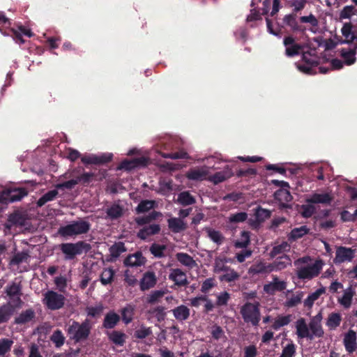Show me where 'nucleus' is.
Listing matches in <instances>:
<instances>
[{
    "label": "nucleus",
    "instance_id": "17",
    "mask_svg": "<svg viewBox=\"0 0 357 357\" xmlns=\"http://www.w3.org/2000/svg\"><path fill=\"white\" fill-rule=\"evenodd\" d=\"M157 283V278L153 271H146L143 274V276L139 282L140 289L142 291L149 290L155 287Z\"/></svg>",
    "mask_w": 357,
    "mask_h": 357
},
{
    "label": "nucleus",
    "instance_id": "25",
    "mask_svg": "<svg viewBox=\"0 0 357 357\" xmlns=\"http://www.w3.org/2000/svg\"><path fill=\"white\" fill-rule=\"evenodd\" d=\"M156 206L157 204L155 200L143 199L135 208V212L138 215L148 213L151 210L154 209Z\"/></svg>",
    "mask_w": 357,
    "mask_h": 357
},
{
    "label": "nucleus",
    "instance_id": "61",
    "mask_svg": "<svg viewBox=\"0 0 357 357\" xmlns=\"http://www.w3.org/2000/svg\"><path fill=\"white\" fill-rule=\"evenodd\" d=\"M151 328L150 327H146L144 325H142L139 329L135 331L134 336L137 339H144L146 337L151 335Z\"/></svg>",
    "mask_w": 357,
    "mask_h": 357
},
{
    "label": "nucleus",
    "instance_id": "62",
    "mask_svg": "<svg viewBox=\"0 0 357 357\" xmlns=\"http://www.w3.org/2000/svg\"><path fill=\"white\" fill-rule=\"evenodd\" d=\"M319 226L321 229L328 231L336 226V222L334 219L326 218L319 220Z\"/></svg>",
    "mask_w": 357,
    "mask_h": 357
},
{
    "label": "nucleus",
    "instance_id": "48",
    "mask_svg": "<svg viewBox=\"0 0 357 357\" xmlns=\"http://www.w3.org/2000/svg\"><path fill=\"white\" fill-rule=\"evenodd\" d=\"M228 261H229V260L227 257H216L214 263L215 272L219 273L221 271L226 272L230 271V267L225 265Z\"/></svg>",
    "mask_w": 357,
    "mask_h": 357
},
{
    "label": "nucleus",
    "instance_id": "46",
    "mask_svg": "<svg viewBox=\"0 0 357 357\" xmlns=\"http://www.w3.org/2000/svg\"><path fill=\"white\" fill-rule=\"evenodd\" d=\"M112 153H102L100 155H91V164L104 165L112 161Z\"/></svg>",
    "mask_w": 357,
    "mask_h": 357
},
{
    "label": "nucleus",
    "instance_id": "12",
    "mask_svg": "<svg viewBox=\"0 0 357 357\" xmlns=\"http://www.w3.org/2000/svg\"><path fill=\"white\" fill-rule=\"evenodd\" d=\"M149 159L142 156L131 160L125 159L118 166V169L130 171L138 167H144L148 164Z\"/></svg>",
    "mask_w": 357,
    "mask_h": 357
},
{
    "label": "nucleus",
    "instance_id": "31",
    "mask_svg": "<svg viewBox=\"0 0 357 357\" xmlns=\"http://www.w3.org/2000/svg\"><path fill=\"white\" fill-rule=\"evenodd\" d=\"M172 311L174 317L178 321H185L190 317V309L184 305H181Z\"/></svg>",
    "mask_w": 357,
    "mask_h": 357
},
{
    "label": "nucleus",
    "instance_id": "57",
    "mask_svg": "<svg viewBox=\"0 0 357 357\" xmlns=\"http://www.w3.org/2000/svg\"><path fill=\"white\" fill-rule=\"evenodd\" d=\"M50 340L55 344L56 347H61L64 344L65 337L63 336L61 331L57 329L54 331Z\"/></svg>",
    "mask_w": 357,
    "mask_h": 357
},
{
    "label": "nucleus",
    "instance_id": "10",
    "mask_svg": "<svg viewBox=\"0 0 357 357\" xmlns=\"http://www.w3.org/2000/svg\"><path fill=\"white\" fill-rule=\"evenodd\" d=\"M302 61L304 63L298 65L299 70L307 75L317 73L316 70L313 68L319 63L317 57L312 56L309 52H306L302 55Z\"/></svg>",
    "mask_w": 357,
    "mask_h": 357
},
{
    "label": "nucleus",
    "instance_id": "19",
    "mask_svg": "<svg viewBox=\"0 0 357 357\" xmlns=\"http://www.w3.org/2000/svg\"><path fill=\"white\" fill-rule=\"evenodd\" d=\"M17 307L8 302L0 306V324L6 323L14 314L15 309Z\"/></svg>",
    "mask_w": 357,
    "mask_h": 357
},
{
    "label": "nucleus",
    "instance_id": "28",
    "mask_svg": "<svg viewBox=\"0 0 357 357\" xmlns=\"http://www.w3.org/2000/svg\"><path fill=\"white\" fill-rule=\"evenodd\" d=\"M249 272L252 274H261L272 272V266L264 261H259L252 265Z\"/></svg>",
    "mask_w": 357,
    "mask_h": 357
},
{
    "label": "nucleus",
    "instance_id": "30",
    "mask_svg": "<svg viewBox=\"0 0 357 357\" xmlns=\"http://www.w3.org/2000/svg\"><path fill=\"white\" fill-rule=\"evenodd\" d=\"M291 259L289 256L287 255H283L281 257H278L271 266H272V271H280L284 269L287 266L291 265Z\"/></svg>",
    "mask_w": 357,
    "mask_h": 357
},
{
    "label": "nucleus",
    "instance_id": "37",
    "mask_svg": "<svg viewBox=\"0 0 357 357\" xmlns=\"http://www.w3.org/2000/svg\"><path fill=\"white\" fill-rule=\"evenodd\" d=\"M356 48L347 50L342 48L340 51V56L344 59V63L348 65H352L356 62Z\"/></svg>",
    "mask_w": 357,
    "mask_h": 357
},
{
    "label": "nucleus",
    "instance_id": "50",
    "mask_svg": "<svg viewBox=\"0 0 357 357\" xmlns=\"http://www.w3.org/2000/svg\"><path fill=\"white\" fill-rule=\"evenodd\" d=\"M290 250V245L287 241H283L278 245H275L270 252V257L271 258L275 257L277 255L288 252Z\"/></svg>",
    "mask_w": 357,
    "mask_h": 357
},
{
    "label": "nucleus",
    "instance_id": "15",
    "mask_svg": "<svg viewBox=\"0 0 357 357\" xmlns=\"http://www.w3.org/2000/svg\"><path fill=\"white\" fill-rule=\"evenodd\" d=\"M146 258L143 256L141 251H137L134 254L129 255L123 260V264L127 267H138L145 264Z\"/></svg>",
    "mask_w": 357,
    "mask_h": 357
},
{
    "label": "nucleus",
    "instance_id": "59",
    "mask_svg": "<svg viewBox=\"0 0 357 357\" xmlns=\"http://www.w3.org/2000/svg\"><path fill=\"white\" fill-rule=\"evenodd\" d=\"M13 341L3 338L0 340V356L4 357L5 354L10 351Z\"/></svg>",
    "mask_w": 357,
    "mask_h": 357
},
{
    "label": "nucleus",
    "instance_id": "38",
    "mask_svg": "<svg viewBox=\"0 0 357 357\" xmlns=\"http://www.w3.org/2000/svg\"><path fill=\"white\" fill-rule=\"evenodd\" d=\"M108 337L114 344L123 346L126 342V335L121 331H113L108 334Z\"/></svg>",
    "mask_w": 357,
    "mask_h": 357
},
{
    "label": "nucleus",
    "instance_id": "56",
    "mask_svg": "<svg viewBox=\"0 0 357 357\" xmlns=\"http://www.w3.org/2000/svg\"><path fill=\"white\" fill-rule=\"evenodd\" d=\"M227 273L220 277L222 282H231L238 280L240 278V274L230 268V271H226Z\"/></svg>",
    "mask_w": 357,
    "mask_h": 357
},
{
    "label": "nucleus",
    "instance_id": "53",
    "mask_svg": "<svg viewBox=\"0 0 357 357\" xmlns=\"http://www.w3.org/2000/svg\"><path fill=\"white\" fill-rule=\"evenodd\" d=\"M95 176V173L84 172L79 176H77L75 178L76 181H77V184L81 183L84 186H88L90 184V183L92 182Z\"/></svg>",
    "mask_w": 357,
    "mask_h": 357
},
{
    "label": "nucleus",
    "instance_id": "18",
    "mask_svg": "<svg viewBox=\"0 0 357 357\" xmlns=\"http://www.w3.org/2000/svg\"><path fill=\"white\" fill-rule=\"evenodd\" d=\"M169 279L178 287H185L189 283L185 273L180 268L172 269L169 275Z\"/></svg>",
    "mask_w": 357,
    "mask_h": 357
},
{
    "label": "nucleus",
    "instance_id": "7",
    "mask_svg": "<svg viewBox=\"0 0 357 357\" xmlns=\"http://www.w3.org/2000/svg\"><path fill=\"white\" fill-rule=\"evenodd\" d=\"M27 195L28 190L25 188H8L0 192V203L7 204L20 201Z\"/></svg>",
    "mask_w": 357,
    "mask_h": 357
},
{
    "label": "nucleus",
    "instance_id": "21",
    "mask_svg": "<svg viewBox=\"0 0 357 357\" xmlns=\"http://www.w3.org/2000/svg\"><path fill=\"white\" fill-rule=\"evenodd\" d=\"M320 321L321 319L317 316L311 319L309 324L310 335L312 336V340L314 337H321L324 335V330Z\"/></svg>",
    "mask_w": 357,
    "mask_h": 357
},
{
    "label": "nucleus",
    "instance_id": "36",
    "mask_svg": "<svg viewBox=\"0 0 357 357\" xmlns=\"http://www.w3.org/2000/svg\"><path fill=\"white\" fill-rule=\"evenodd\" d=\"M106 213L111 220H116L123 215V208L118 204H114L107 208Z\"/></svg>",
    "mask_w": 357,
    "mask_h": 357
},
{
    "label": "nucleus",
    "instance_id": "14",
    "mask_svg": "<svg viewBox=\"0 0 357 357\" xmlns=\"http://www.w3.org/2000/svg\"><path fill=\"white\" fill-rule=\"evenodd\" d=\"M283 44L286 47L285 54L289 57L298 55L302 49V46L296 43L294 38L291 36L284 37Z\"/></svg>",
    "mask_w": 357,
    "mask_h": 357
},
{
    "label": "nucleus",
    "instance_id": "64",
    "mask_svg": "<svg viewBox=\"0 0 357 357\" xmlns=\"http://www.w3.org/2000/svg\"><path fill=\"white\" fill-rule=\"evenodd\" d=\"M29 257V255L27 252H17L11 259L10 264L11 265H19L24 261H26Z\"/></svg>",
    "mask_w": 357,
    "mask_h": 357
},
{
    "label": "nucleus",
    "instance_id": "51",
    "mask_svg": "<svg viewBox=\"0 0 357 357\" xmlns=\"http://www.w3.org/2000/svg\"><path fill=\"white\" fill-rule=\"evenodd\" d=\"M341 321L340 314L333 312L329 314L326 324L331 329H335L340 325Z\"/></svg>",
    "mask_w": 357,
    "mask_h": 357
},
{
    "label": "nucleus",
    "instance_id": "16",
    "mask_svg": "<svg viewBox=\"0 0 357 357\" xmlns=\"http://www.w3.org/2000/svg\"><path fill=\"white\" fill-rule=\"evenodd\" d=\"M287 287L284 281H280L276 275L273 276V282L264 285V291L269 294L273 295L276 291H284Z\"/></svg>",
    "mask_w": 357,
    "mask_h": 357
},
{
    "label": "nucleus",
    "instance_id": "23",
    "mask_svg": "<svg viewBox=\"0 0 357 357\" xmlns=\"http://www.w3.org/2000/svg\"><path fill=\"white\" fill-rule=\"evenodd\" d=\"M344 344L349 353L354 352L357 348L356 333L353 330H349L344 335Z\"/></svg>",
    "mask_w": 357,
    "mask_h": 357
},
{
    "label": "nucleus",
    "instance_id": "20",
    "mask_svg": "<svg viewBox=\"0 0 357 357\" xmlns=\"http://www.w3.org/2000/svg\"><path fill=\"white\" fill-rule=\"evenodd\" d=\"M296 335L298 338H307L312 340L310 335L309 326H307L304 318L298 319L296 322Z\"/></svg>",
    "mask_w": 357,
    "mask_h": 357
},
{
    "label": "nucleus",
    "instance_id": "8",
    "mask_svg": "<svg viewBox=\"0 0 357 357\" xmlns=\"http://www.w3.org/2000/svg\"><path fill=\"white\" fill-rule=\"evenodd\" d=\"M21 282H13L5 287V294L9 298L11 304L17 307H22L24 302L21 298L22 295Z\"/></svg>",
    "mask_w": 357,
    "mask_h": 357
},
{
    "label": "nucleus",
    "instance_id": "22",
    "mask_svg": "<svg viewBox=\"0 0 357 357\" xmlns=\"http://www.w3.org/2000/svg\"><path fill=\"white\" fill-rule=\"evenodd\" d=\"M121 317L114 311L107 312L102 321V327L106 329L114 328L120 321Z\"/></svg>",
    "mask_w": 357,
    "mask_h": 357
},
{
    "label": "nucleus",
    "instance_id": "54",
    "mask_svg": "<svg viewBox=\"0 0 357 357\" xmlns=\"http://www.w3.org/2000/svg\"><path fill=\"white\" fill-rule=\"evenodd\" d=\"M208 236L210 238L211 241L215 243L218 245L222 244L225 240L224 236L221 234L220 231L208 229L207 230Z\"/></svg>",
    "mask_w": 357,
    "mask_h": 357
},
{
    "label": "nucleus",
    "instance_id": "43",
    "mask_svg": "<svg viewBox=\"0 0 357 357\" xmlns=\"http://www.w3.org/2000/svg\"><path fill=\"white\" fill-rule=\"evenodd\" d=\"M326 289L324 287L317 289L314 292L310 294L307 298L304 301V305L305 307H312L315 301H317L321 295L324 294Z\"/></svg>",
    "mask_w": 357,
    "mask_h": 357
},
{
    "label": "nucleus",
    "instance_id": "2",
    "mask_svg": "<svg viewBox=\"0 0 357 357\" xmlns=\"http://www.w3.org/2000/svg\"><path fill=\"white\" fill-rule=\"evenodd\" d=\"M91 229V224L85 220L73 221L70 224L61 226L58 234L65 238L87 234Z\"/></svg>",
    "mask_w": 357,
    "mask_h": 357
},
{
    "label": "nucleus",
    "instance_id": "41",
    "mask_svg": "<svg viewBox=\"0 0 357 357\" xmlns=\"http://www.w3.org/2000/svg\"><path fill=\"white\" fill-rule=\"evenodd\" d=\"M178 202L182 206H185L195 204L196 200L188 191H184L178 194Z\"/></svg>",
    "mask_w": 357,
    "mask_h": 357
},
{
    "label": "nucleus",
    "instance_id": "58",
    "mask_svg": "<svg viewBox=\"0 0 357 357\" xmlns=\"http://www.w3.org/2000/svg\"><path fill=\"white\" fill-rule=\"evenodd\" d=\"M296 352V346L291 341L290 343L283 347L282 354L280 357H294Z\"/></svg>",
    "mask_w": 357,
    "mask_h": 357
},
{
    "label": "nucleus",
    "instance_id": "49",
    "mask_svg": "<svg viewBox=\"0 0 357 357\" xmlns=\"http://www.w3.org/2000/svg\"><path fill=\"white\" fill-rule=\"evenodd\" d=\"M291 317H292L291 314H287L285 316L278 317L275 319V321L272 325V328L274 330L278 331L281 327L288 325L291 321Z\"/></svg>",
    "mask_w": 357,
    "mask_h": 357
},
{
    "label": "nucleus",
    "instance_id": "47",
    "mask_svg": "<svg viewBox=\"0 0 357 357\" xmlns=\"http://www.w3.org/2000/svg\"><path fill=\"white\" fill-rule=\"evenodd\" d=\"M255 215L256 221L258 223H261L271 217V211L270 210L263 208L261 206H258L255 209Z\"/></svg>",
    "mask_w": 357,
    "mask_h": 357
},
{
    "label": "nucleus",
    "instance_id": "27",
    "mask_svg": "<svg viewBox=\"0 0 357 357\" xmlns=\"http://www.w3.org/2000/svg\"><path fill=\"white\" fill-rule=\"evenodd\" d=\"M167 222L169 229L174 233H179L187 229L186 224L181 218H171Z\"/></svg>",
    "mask_w": 357,
    "mask_h": 357
},
{
    "label": "nucleus",
    "instance_id": "33",
    "mask_svg": "<svg viewBox=\"0 0 357 357\" xmlns=\"http://www.w3.org/2000/svg\"><path fill=\"white\" fill-rule=\"evenodd\" d=\"M310 232V229L305 226H301L300 227H296L291 229V232L288 235V239L290 241H295L298 238L303 237L305 235Z\"/></svg>",
    "mask_w": 357,
    "mask_h": 357
},
{
    "label": "nucleus",
    "instance_id": "29",
    "mask_svg": "<svg viewBox=\"0 0 357 357\" xmlns=\"http://www.w3.org/2000/svg\"><path fill=\"white\" fill-rule=\"evenodd\" d=\"M109 250L111 258L109 259H107V261H114L121 255V254L126 252L127 249L125 246V244L123 242L119 241L112 245L109 248Z\"/></svg>",
    "mask_w": 357,
    "mask_h": 357
},
{
    "label": "nucleus",
    "instance_id": "5",
    "mask_svg": "<svg viewBox=\"0 0 357 357\" xmlns=\"http://www.w3.org/2000/svg\"><path fill=\"white\" fill-rule=\"evenodd\" d=\"M91 332V326L88 320H85L82 324L76 321H73L69 325L67 333L70 338L75 342H79L89 337Z\"/></svg>",
    "mask_w": 357,
    "mask_h": 357
},
{
    "label": "nucleus",
    "instance_id": "3",
    "mask_svg": "<svg viewBox=\"0 0 357 357\" xmlns=\"http://www.w3.org/2000/svg\"><path fill=\"white\" fill-rule=\"evenodd\" d=\"M60 250L64 255L65 260H73L77 255L87 252L91 249L90 244L83 241L76 243H63L59 245Z\"/></svg>",
    "mask_w": 357,
    "mask_h": 357
},
{
    "label": "nucleus",
    "instance_id": "4",
    "mask_svg": "<svg viewBox=\"0 0 357 357\" xmlns=\"http://www.w3.org/2000/svg\"><path fill=\"white\" fill-rule=\"evenodd\" d=\"M240 313L245 323L257 326L261 320L259 302H246L240 309Z\"/></svg>",
    "mask_w": 357,
    "mask_h": 357
},
{
    "label": "nucleus",
    "instance_id": "11",
    "mask_svg": "<svg viewBox=\"0 0 357 357\" xmlns=\"http://www.w3.org/2000/svg\"><path fill=\"white\" fill-rule=\"evenodd\" d=\"M282 22L284 24L288 26L293 32L304 33L307 30L305 26L298 23L296 13H291L285 15L282 19Z\"/></svg>",
    "mask_w": 357,
    "mask_h": 357
},
{
    "label": "nucleus",
    "instance_id": "24",
    "mask_svg": "<svg viewBox=\"0 0 357 357\" xmlns=\"http://www.w3.org/2000/svg\"><path fill=\"white\" fill-rule=\"evenodd\" d=\"M233 175L234 173L231 168L227 166L222 171L218 172L212 175L210 180L214 184H218L231 178Z\"/></svg>",
    "mask_w": 357,
    "mask_h": 357
},
{
    "label": "nucleus",
    "instance_id": "45",
    "mask_svg": "<svg viewBox=\"0 0 357 357\" xmlns=\"http://www.w3.org/2000/svg\"><path fill=\"white\" fill-rule=\"evenodd\" d=\"M115 272L112 268H105L102 272L100 281L103 285L111 284L113 282Z\"/></svg>",
    "mask_w": 357,
    "mask_h": 357
},
{
    "label": "nucleus",
    "instance_id": "39",
    "mask_svg": "<svg viewBox=\"0 0 357 357\" xmlns=\"http://www.w3.org/2000/svg\"><path fill=\"white\" fill-rule=\"evenodd\" d=\"M58 189L49 190L47 192L40 197L36 202L37 206L41 207L47 202L54 200L59 194Z\"/></svg>",
    "mask_w": 357,
    "mask_h": 357
},
{
    "label": "nucleus",
    "instance_id": "60",
    "mask_svg": "<svg viewBox=\"0 0 357 357\" xmlns=\"http://www.w3.org/2000/svg\"><path fill=\"white\" fill-rule=\"evenodd\" d=\"M357 15V10L354 6H346L340 11L341 19H349L352 15Z\"/></svg>",
    "mask_w": 357,
    "mask_h": 357
},
{
    "label": "nucleus",
    "instance_id": "6",
    "mask_svg": "<svg viewBox=\"0 0 357 357\" xmlns=\"http://www.w3.org/2000/svg\"><path fill=\"white\" fill-rule=\"evenodd\" d=\"M43 298V305L52 311L63 308L65 305V296L53 290H48L44 294Z\"/></svg>",
    "mask_w": 357,
    "mask_h": 357
},
{
    "label": "nucleus",
    "instance_id": "44",
    "mask_svg": "<svg viewBox=\"0 0 357 357\" xmlns=\"http://www.w3.org/2000/svg\"><path fill=\"white\" fill-rule=\"evenodd\" d=\"M207 174L206 171L199 169H191L186 174V176L190 180L202 181Z\"/></svg>",
    "mask_w": 357,
    "mask_h": 357
},
{
    "label": "nucleus",
    "instance_id": "9",
    "mask_svg": "<svg viewBox=\"0 0 357 357\" xmlns=\"http://www.w3.org/2000/svg\"><path fill=\"white\" fill-rule=\"evenodd\" d=\"M321 268V262L316 261L313 264L298 268L296 275L301 280H311L319 275Z\"/></svg>",
    "mask_w": 357,
    "mask_h": 357
},
{
    "label": "nucleus",
    "instance_id": "52",
    "mask_svg": "<svg viewBox=\"0 0 357 357\" xmlns=\"http://www.w3.org/2000/svg\"><path fill=\"white\" fill-rule=\"evenodd\" d=\"M342 36L345 38V43H350L354 40L355 36L352 32L351 23H345L342 28Z\"/></svg>",
    "mask_w": 357,
    "mask_h": 357
},
{
    "label": "nucleus",
    "instance_id": "40",
    "mask_svg": "<svg viewBox=\"0 0 357 357\" xmlns=\"http://www.w3.org/2000/svg\"><path fill=\"white\" fill-rule=\"evenodd\" d=\"M167 250L165 245L153 243L149 248V251L155 257L160 259L165 257V251Z\"/></svg>",
    "mask_w": 357,
    "mask_h": 357
},
{
    "label": "nucleus",
    "instance_id": "26",
    "mask_svg": "<svg viewBox=\"0 0 357 357\" xmlns=\"http://www.w3.org/2000/svg\"><path fill=\"white\" fill-rule=\"evenodd\" d=\"M135 312V305L132 304H127L121 310V319L125 324L131 323L133 320V317Z\"/></svg>",
    "mask_w": 357,
    "mask_h": 357
},
{
    "label": "nucleus",
    "instance_id": "32",
    "mask_svg": "<svg viewBox=\"0 0 357 357\" xmlns=\"http://www.w3.org/2000/svg\"><path fill=\"white\" fill-rule=\"evenodd\" d=\"M176 258L180 264L189 268H192L197 266L195 260L187 253L178 252L176 255Z\"/></svg>",
    "mask_w": 357,
    "mask_h": 357
},
{
    "label": "nucleus",
    "instance_id": "13",
    "mask_svg": "<svg viewBox=\"0 0 357 357\" xmlns=\"http://www.w3.org/2000/svg\"><path fill=\"white\" fill-rule=\"evenodd\" d=\"M354 257V251L351 248L340 246L336 250L335 257L333 259V262L335 264H340L345 261H350Z\"/></svg>",
    "mask_w": 357,
    "mask_h": 357
},
{
    "label": "nucleus",
    "instance_id": "35",
    "mask_svg": "<svg viewBox=\"0 0 357 357\" xmlns=\"http://www.w3.org/2000/svg\"><path fill=\"white\" fill-rule=\"evenodd\" d=\"M35 317V312L32 309H27L22 312L20 315L15 318V323L16 324H25Z\"/></svg>",
    "mask_w": 357,
    "mask_h": 357
},
{
    "label": "nucleus",
    "instance_id": "34",
    "mask_svg": "<svg viewBox=\"0 0 357 357\" xmlns=\"http://www.w3.org/2000/svg\"><path fill=\"white\" fill-rule=\"evenodd\" d=\"M331 201L332 197L328 193H314L307 199V202L310 204H330Z\"/></svg>",
    "mask_w": 357,
    "mask_h": 357
},
{
    "label": "nucleus",
    "instance_id": "42",
    "mask_svg": "<svg viewBox=\"0 0 357 357\" xmlns=\"http://www.w3.org/2000/svg\"><path fill=\"white\" fill-rule=\"evenodd\" d=\"M250 243V233L248 231H243L241 233V236L234 243V246L236 248H245Z\"/></svg>",
    "mask_w": 357,
    "mask_h": 357
},
{
    "label": "nucleus",
    "instance_id": "63",
    "mask_svg": "<svg viewBox=\"0 0 357 357\" xmlns=\"http://www.w3.org/2000/svg\"><path fill=\"white\" fill-rule=\"evenodd\" d=\"M217 284L214 278H208L206 279L202 284L201 291L202 293H208L212 288Z\"/></svg>",
    "mask_w": 357,
    "mask_h": 357
},
{
    "label": "nucleus",
    "instance_id": "1",
    "mask_svg": "<svg viewBox=\"0 0 357 357\" xmlns=\"http://www.w3.org/2000/svg\"><path fill=\"white\" fill-rule=\"evenodd\" d=\"M162 216V213L159 211H152L148 215L136 217L135 222L138 226H144L139 230L137 236L142 239L146 240L148 237L160 233L161 227L159 224H150L152 221L155 220Z\"/></svg>",
    "mask_w": 357,
    "mask_h": 357
},
{
    "label": "nucleus",
    "instance_id": "55",
    "mask_svg": "<svg viewBox=\"0 0 357 357\" xmlns=\"http://www.w3.org/2000/svg\"><path fill=\"white\" fill-rule=\"evenodd\" d=\"M307 3V0H288L287 5L289 7L293 8V12L294 13H298L304 9Z\"/></svg>",
    "mask_w": 357,
    "mask_h": 357
}]
</instances>
